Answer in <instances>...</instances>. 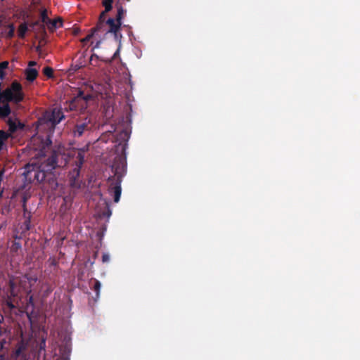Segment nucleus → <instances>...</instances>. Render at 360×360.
I'll return each instance as SVG.
<instances>
[{
	"label": "nucleus",
	"instance_id": "f257e3e1",
	"mask_svg": "<svg viewBox=\"0 0 360 360\" xmlns=\"http://www.w3.org/2000/svg\"><path fill=\"white\" fill-rule=\"evenodd\" d=\"M119 137L122 139L123 143L118 144L117 150L121 149L122 155L115 158L113 164L111 167V171L114 174L108 178L110 182L109 191L114 195L115 202H118L121 196L122 188L121 183L122 177L127 172V158L125 150L127 147V141L129 139V134L126 130H122L119 134Z\"/></svg>",
	"mask_w": 360,
	"mask_h": 360
},
{
	"label": "nucleus",
	"instance_id": "f03ea898",
	"mask_svg": "<svg viewBox=\"0 0 360 360\" xmlns=\"http://www.w3.org/2000/svg\"><path fill=\"white\" fill-rule=\"evenodd\" d=\"M68 163V157L65 154H62L56 151H53L51 155L41 160L39 168L48 173L56 168H63Z\"/></svg>",
	"mask_w": 360,
	"mask_h": 360
},
{
	"label": "nucleus",
	"instance_id": "7ed1b4c3",
	"mask_svg": "<svg viewBox=\"0 0 360 360\" xmlns=\"http://www.w3.org/2000/svg\"><path fill=\"white\" fill-rule=\"evenodd\" d=\"M93 99L91 93H86L84 90L79 89L77 94L65 107L66 111H77L84 113L88 107V102Z\"/></svg>",
	"mask_w": 360,
	"mask_h": 360
},
{
	"label": "nucleus",
	"instance_id": "20e7f679",
	"mask_svg": "<svg viewBox=\"0 0 360 360\" xmlns=\"http://www.w3.org/2000/svg\"><path fill=\"white\" fill-rule=\"evenodd\" d=\"M65 118L61 108H54L51 110L45 111L39 119V125L45 124L47 129L53 130L56 126Z\"/></svg>",
	"mask_w": 360,
	"mask_h": 360
},
{
	"label": "nucleus",
	"instance_id": "39448f33",
	"mask_svg": "<svg viewBox=\"0 0 360 360\" xmlns=\"http://www.w3.org/2000/svg\"><path fill=\"white\" fill-rule=\"evenodd\" d=\"M84 162V155L82 152H79L75 161L74 167L69 172L68 182L70 186L73 189H79L81 187V181L79 179L80 169Z\"/></svg>",
	"mask_w": 360,
	"mask_h": 360
},
{
	"label": "nucleus",
	"instance_id": "423d86ee",
	"mask_svg": "<svg viewBox=\"0 0 360 360\" xmlns=\"http://www.w3.org/2000/svg\"><path fill=\"white\" fill-rule=\"evenodd\" d=\"M91 118L89 115H84L83 119L77 122L73 130L75 137H81L85 131H89L91 128Z\"/></svg>",
	"mask_w": 360,
	"mask_h": 360
},
{
	"label": "nucleus",
	"instance_id": "0eeeda50",
	"mask_svg": "<svg viewBox=\"0 0 360 360\" xmlns=\"http://www.w3.org/2000/svg\"><path fill=\"white\" fill-rule=\"evenodd\" d=\"M27 344L22 338L15 345V349L11 355V360H27L26 350Z\"/></svg>",
	"mask_w": 360,
	"mask_h": 360
},
{
	"label": "nucleus",
	"instance_id": "6e6552de",
	"mask_svg": "<svg viewBox=\"0 0 360 360\" xmlns=\"http://www.w3.org/2000/svg\"><path fill=\"white\" fill-rule=\"evenodd\" d=\"M31 167L30 165H27L25 167L26 172H25V174L26 175L27 178H29L30 180L36 181L37 182H41L43 181L46 178V172L41 170L37 167V169H30Z\"/></svg>",
	"mask_w": 360,
	"mask_h": 360
},
{
	"label": "nucleus",
	"instance_id": "1a4fd4ad",
	"mask_svg": "<svg viewBox=\"0 0 360 360\" xmlns=\"http://www.w3.org/2000/svg\"><path fill=\"white\" fill-rule=\"evenodd\" d=\"M105 22L108 29H104L103 32H105V33H113L115 37L117 39L118 37V31L120 30L122 24L112 18H108Z\"/></svg>",
	"mask_w": 360,
	"mask_h": 360
},
{
	"label": "nucleus",
	"instance_id": "9d476101",
	"mask_svg": "<svg viewBox=\"0 0 360 360\" xmlns=\"http://www.w3.org/2000/svg\"><path fill=\"white\" fill-rule=\"evenodd\" d=\"M8 126V131L10 133H15L18 129H22L25 127L24 124L18 121L16 122L15 120H13L11 118L8 119L6 122Z\"/></svg>",
	"mask_w": 360,
	"mask_h": 360
},
{
	"label": "nucleus",
	"instance_id": "9b49d317",
	"mask_svg": "<svg viewBox=\"0 0 360 360\" xmlns=\"http://www.w3.org/2000/svg\"><path fill=\"white\" fill-rule=\"evenodd\" d=\"M24 211H25L24 216L26 219H25V221L23 222L22 225L21 226V229H22V233H25V232L30 231L31 229V220H30L31 215H30V212L27 214H28L27 216L26 215L27 210H26L25 205H24Z\"/></svg>",
	"mask_w": 360,
	"mask_h": 360
},
{
	"label": "nucleus",
	"instance_id": "f8f14e48",
	"mask_svg": "<svg viewBox=\"0 0 360 360\" xmlns=\"http://www.w3.org/2000/svg\"><path fill=\"white\" fill-rule=\"evenodd\" d=\"M46 26L49 31L53 32L56 28L63 26V20L61 18H57L54 20L50 19Z\"/></svg>",
	"mask_w": 360,
	"mask_h": 360
},
{
	"label": "nucleus",
	"instance_id": "ddd939ff",
	"mask_svg": "<svg viewBox=\"0 0 360 360\" xmlns=\"http://www.w3.org/2000/svg\"><path fill=\"white\" fill-rule=\"evenodd\" d=\"M26 79L30 82H34L38 76V71L35 68H28L25 70Z\"/></svg>",
	"mask_w": 360,
	"mask_h": 360
},
{
	"label": "nucleus",
	"instance_id": "4468645a",
	"mask_svg": "<svg viewBox=\"0 0 360 360\" xmlns=\"http://www.w3.org/2000/svg\"><path fill=\"white\" fill-rule=\"evenodd\" d=\"M115 6H116L117 11L115 20H116V21H117L122 24V20L124 15H125L127 11L123 8V6L120 4H117L115 5Z\"/></svg>",
	"mask_w": 360,
	"mask_h": 360
},
{
	"label": "nucleus",
	"instance_id": "2eb2a0df",
	"mask_svg": "<svg viewBox=\"0 0 360 360\" xmlns=\"http://www.w3.org/2000/svg\"><path fill=\"white\" fill-rule=\"evenodd\" d=\"M85 65L82 61V58H80L75 63L72 64L68 70L69 74H74L76 71L84 67Z\"/></svg>",
	"mask_w": 360,
	"mask_h": 360
},
{
	"label": "nucleus",
	"instance_id": "dca6fc26",
	"mask_svg": "<svg viewBox=\"0 0 360 360\" xmlns=\"http://www.w3.org/2000/svg\"><path fill=\"white\" fill-rule=\"evenodd\" d=\"M104 29H107L106 22L98 21L96 27L92 28L91 30L96 35H98L100 32L105 34V32H103Z\"/></svg>",
	"mask_w": 360,
	"mask_h": 360
},
{
	"label": "nucleus",
	"instance_id": "f3484780",
	"mask_svg": "<svg viewBox=\"0 0 360 360\" xmlns=\"http://www.w3.org/2000/svg\"><path fill=\"white\" fill-rule=\"evenodd\" d=\"M8 103V102L4 104L3 105H0V117L1 118H5V117H8L11 112L10 105Z\"/></svg>",
	"mask_w": 360,
	"mask_h": 360
},
{
	"label": "nucleus",
	"instance_id": "a211bd4d",
	"mask_svg": "<svg viewBox=\"0 0 360 360\" xmlns=\"http://www.w3.org/2000/svg\"><path fill=\"white\" fill-rule=\"evenodd\" d=\"M28 30V23L26 22L21 23L18 27V35L20 38L23 39Z\"/></svg>",
	"mask_w": 360,
	"mask_h": 360
},
{
	"label": "nucleus",
	"instance_id": "6ab92c4d",
	"mask_svg": "<svg viewBox=\"0 0 360 360\" xmlns=\"http://www.w3.org/2000/svg\"><path fill=\"white\" fill-rule=\"evenodd\" d=\"M25 277L27 280L30 288L32 287L38 281V277L35 274H27Z\"/></svg>",
	"mask_w": 360,
	"mask_h": 360
},
{
	"label": "nucleus",
	"instance_id": "aec40b11",
	"mask_svg": "<svg viewBox=\"0 0 360 360\" xmlns=\"http://www.w3.org/2000/svg\"><path fill=\"white\" fill-rule=\"evenodd\" d=\"M41 21L43 24L47 25L50 18L48 16L47 10L46 8L41 10L40 14Z\"/></svg>",
	"mask_w": 360,
	"mask_h": 360
},
{
	"label": "nucleus",
	"instance_id": "412c9836",
	"mask_svg": "<svg viewBox=\"0 0 360 360\" xmlns=\"http://www.w3.org/2000/svg\"><path fill=\"white\" fill-rule=\"evenodd\" d=\"M101 286V282L98 280H95L94 285L93 287L94 290L96 292L95 300H96L99 297Z\"/></svg>",
	"mask_w": 360,
	"mask_h": 360
},
{
	"label": "nucleus",
	"instance_id": "4be33fe9",
	"mask_svg": "<svg viewBox=\"0 0 360 360\" xmlns=\"http://www.w3.org/2000/svg\"><path fill=\"white\" fill-rule=\"evenodd\" d=\"M102 4L105 7V12H109L112 8V0H103Z\"/></svg>",
	"mask_w": 360,
	"mask_h": 360
},
{
	"label": "nucleus",
	"instance_id": "5701e85b",
	"mask_svg": "<svg viewBox=\"0 0 360 360\" xmlns=\"http://www.w3.org/2000/svg\"><path fill=\"white\" fill-rule=\"evenodd\" d=\"M43 73L44 75H46L48 78H52L53 77V70L51 67H45L43 69Z\"/></svg>",
	"mask_w": 360,
	"mask_h": 360
},
{
	"label": "nucleus",
	"instance_id": "b1692460",
	"mask_svg": "<svg viewBox=\"0 0 360 360\" xmlns=\"http://www.w3.org/2000/svg\"><path fill=\"white\" fill-rule=\"evenodd\" d=\"M28 26L31 27L32 29H34L35 27H40L41 29L45 30V26L44 24H41L39 20H36L34 22H32L28 24Z\"/></svg>",
	"mask_w": 360,
	"mask_h": 360
},
{
	"label": "nucleus",
	"instance_id": "393cba45",
	"mask_svg": "<svg viewBox=\"0 0 360 360\" xmlns=\"http://www.w3.org/2000/svg\"><path fill=\"white\" fill-rule=\"evenodd\" d=\"M4 304L9 308L11 310L15 308V305L13 304L11 297H8L4 302Z\"/></svg>",
	"mask_w": 360,
	"mask_h": 360
},
{
	"label": "nucleus",
	"instance_id": "a878e982",
	"mask_svg": "<svg viewBox=\"0 0 360 360\" xmlns=\"http://www.w3.org/2000/svg\"><path fill=\"white\" fill-rule=\"evenodd\" d=\"M96 34L91 30V33L87 34L84 38L81 39V42L83 44L87 43L91 39H92Z\"/></svg>",
	"mask_w": 360,
	"mask_h": 360
},
{
	"label": "nucleus",
	"instance_id": "bb28decb",
	"mask_svg": "<svg viewBox=\"0 0 360 360\" xmlns=\"http://www.w3.org/2000/svg\"><path fill=\"white\" fill-rule=\"evenodd\" d=\"M9 30L7 33V37L8 38H13L14 37V34H15V27L13 24H11L9 26Z\"/></svg>",
	"mask_w": 360,
	"mask_h": 360
},
{
	"label": "nucleus",
	"instance_id": "cd10ccee",
	"mask_svg": "<svg viewBox=\"0 0 360 360\" xmlns=\"http://www.w3.org/2000/svg\"><path fill=\"white\" fill-rule=\"evenodd\" d=\"M108 12H105V10H104L99 15L98 21L99 22H105V15Z\"/></svg>",
	"mask_w": 360,
	"mask_h": 360
},
{
	"label": "nucleus",
	"instance_id": "c85d7f7f",
	"mask_svg": "<svg viewBox=\"0 0 360 360\" xmlns=\"http://www.w3.org/2000/svg\"><path fill=\"white\" fill-rule=\"evenodd\" d=\"M8 66V61H3L0 63V71L1 72L3 70L6 69Z\"/></svg>",
	"mask_w": 360,
	"mask_h": 360
},
{
	"label": "nucleus",
	"instance_id": "c756f323",
	"mask_svg": "<svg viewBox=\"0 0 360 360\" xmlns=\"http://www.w3.org/2000/svg\"><path fill=\"white\" fill-rule=\"evenodd\" d=\"M109 260H110L109 255L107 254V253H104L102 255V261H103V262H109Z\"/></svg>",
	"mask_w": 360,
	"mask_h": 360
},
{
	"label": "nucleus",
	"instance_id": "7c9ffc66",
	"mask_svg": "<svg viewBox=\"0 0 360 360\" xmlns=\"http://www.w3.org/2000/svg\"><path fill=\"white\" fill-rule=\"evenodd\" d=\"M45 347H46V342H45V340H42L41 342H40V345H39V349L40 350H45Z\"/></svg>",
	"mask_w": 360,
	"mask_h": 360
},
{
	"label": "nucleus",
	"instance_id": "2f4dec72",
	"mask_svg": "<svg viewBox=\"0 0 360 360\" xmlns=\"http://www.w3.org/2000/svg\"><path fill=\"white\" fill-rule=\"evenodd\" d=\"M6 343V341L5 339L1 340L0 341V351H1L4 349V345H5Z\"/></svg>",
	"mask_w": 360,
	"mask_h": 360
},
{
	"label": "nucleus",
	"instance_id": "473e14b6",
	"mask_svg": "<svg viewBox=\"0 0 360 360\" xmlns=\"http://www.w3.org/2000/svg\"><path fill=\"white\" fill-rule=\"evenodd\" d=\"M0 360H8L5 354H0Z\"/></svg>",
	"mask_w": 360,
	"mask_h": 360
},
{
	"label": "nucleus",
	"instance_id": "72a5a7b5",
	"mask_svg": "<svg viewBox=\"0 0 360 360\" xmlns=\"http://www.w3.org/2000/svg\"><path fill=\"white\" fill-rule=\"evenodd\" d=\"M101 43V40H98L96 41V44L94 45V49H98L100 46V44Z\"/></svg>",
	"mask_w": 360,
	"mask_h": 360
},
{
	"label": "nucleus",
	"instance_id": "f704fd0d",
	"mask_svg": "<svg viewBox=\"0 0 360 360\" xmlns=\"http://www.w3.org/2000/svg\"><path fill=\"white\" fill-rule=\"evenodd\" d=\"M53 291V288L51 286H49L47 289L46 290V293L49 294Z\"/></svg>",
	"mask_w": 360,
	"mask_h": 360
},
{
	"label": "nucleus",
	"instance_id": "c9c22d12",
	"mask_svg": "<svg viewBox=\"0 0 360 360\" xmlns=\"http://www.w3.org/2000/svg\"><path fill=\"white\" fill-rule=\"evenodd\" d=\"M37 65V63L35 61H30L29 63H28V65L30 67L35 66Z\"/></svg>",
	"mask_w": 360,
	"mask_h": 360
},
{
	"label": "nucleus",
	"instance_id": "e433bc0d",
	"mask_svg": "<svg viewBox=\"0 0 360 360\" xmlns=\"http://www.w3.org/2000/svg\"><path fill=\"white\" fill-rule=\"evenodd\" d=\"M36 51L39 53L41 51V47L39 46L36 47Z\"/></svg>",
	"mask_w": 360,
	"mask_h": 360
},
{
	"label": "nucleus",
	"instance_id": "4c0bfd02",
	"mask_svg": "<svg viewBox=\"0 0 360 360\" xmlns=\"http://www.w3.org/2000/svg\"><path fill=\"white\" fill-rule=\"evenodd\" d=\"M10 287L13 288L14 287V283L13 281H10Z\"/></svg>",
	"mask_w": 360,
	"mask_h": 360
},
{
	"label": "nucleus",
	"instance_id": "58836bf2",
	"mask_svg": "<svg viewBox=\"0 0 360 360\" xmlns=\"http://www.w3.org/2000/svg\"><path fill=\"white\" fill-rule=\"evenodd\" d=\"M94 56H96V55H92L90 58V60H91Z\"/></svg>",
	"mask_w": 360,
	"mask_h": 360
},
{
	"label": "nucleus",
	"instance_id": "ea45409f",
	"mask_svg": "<svg viewBox=\"0 0 360 360\" xmlns=\"http://www.w3.org/2000/svg\"><path fill=\"white\" fill-rule=\"evenodd\" d=\"M1 323V321H0V323Z\"/></svg>",
	"mask_w": 360,
	"mask_h": 360
}]
</instances>
